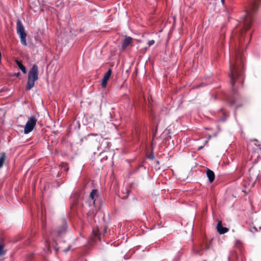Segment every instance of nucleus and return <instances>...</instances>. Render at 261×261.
<instances>
[{
	"mask_svg": "<svg viewBox=\"0 0 261 261\" xmlns=\"http://www.w3.org/2000/svg\"><path fill=\"white\" fill-rule=\"evenodd\" d=\"M260 0H252L246 11V14L242 20L240 27H237L236 34L239 40V49L236 51L235 57L230 60L229 77L232 86L235 84V79L243 73L245 59L240 49L244 45H248L251 38V33L247 35V31L250 29L257 11Z\"/></svg>",
	"mask_w": 261,
	"mask_h": 261,
	"instance_id": "f257e3e1",
	"label": "nucleus"
},
{
	"mask_svg": "<svg viewBox=\"0 0 261 261\" xmlns=\"http://www.w3.org/2000/svg\"><path fill=\"white\" fill-rule=\"evenodd\" d=\"M16 32L20 37L21 44L26 46L27 45L26 42L27 34L24 27L20 20H17L16 22Z\"/></svg>",
	"mask_w": 261,
	"mask_h": 261,
	"instance_id": "f03ea898",
	"label": "nucleus"
},
{
	"mask_svg": "<svg viewBox=\"0 0 261 261\" xmlns=\"http://www.w3.org/2000/svg\"><path fill=\"white\" fill-rule=\"evenodd\" d=\"M37 121V120L35 116H31L28 119L24 128V133L25 134H28L33 130L36 126Z\"/></svg>",
	"mask_w": 261,
	"mask_h": 261,
	"instance_id": "7ed1b4c3",
	"label": "nucleus"
},
{
	"mask_svg": "<svg viewBox=\"0 0 261 261\" xmlns=\"http://www.w3.org/2000/svg\"><path fill=\"white\" fill-rule=\"evenodd\" d=\"M248 173L250 180L255 183L257 180L259 174V171L255 168L251 167L249 169Z\"/></svg>",
	"mask_w": 261,
	"mask_h": 261,
	"instance_id": "20e7f679",
	"label": "nucleus"
},
{
	"mask_svg": "<svg viewBox=\"0 0 261 261\" xmlns=\"http://www.w3.org/2000/svg\"><path fill=\"white\" fill-rule=\"evenodd\" d=\"M38 67L36 64L33 65L32 67L29 70L28 73V78L37 81L38 79Z\"/></svg>",
	"mask_w": 261,
	"mask_h": 261,
	"instance_id": "39448f33",
	"label": "nucleus"
},
{
	"mask_svg": "<svg viewBox=\"0 0 261 261\" xmlns=\"http://www.w3.org/2000/svg\"><path fill=\"white\" fill-rule=\"evenodd\" d=\"M107 232V227L104 226L102 230H100L98 228L96 230H93V240L95 241L96 240H101V236L102 234L104 235Z\"/></svg>",
	"mask_w": 261,
	"mask_h": 261,
	"instance_id": "423d86ee",
	"label": "nucleus"
},
{
	"mask_svg": "<svg viewBox=\"0 0 261 261\" xmlns=\"http://www.w3.org/2000/svg\"><path fill=\"white\" fill-rule=\"evenodd\" d=\"M67 226L66 222L65 221H63L62 225L57 230H54L52 232L53 235L57 237L62 236L65 232Z\"/></svg>",
	"mask_w": 261,
	"mask_h": 261,
	"instance_id": "0eeeda50",
	"label": "nucleus"
},
{
	"mask_svg": "<svg viewBox=\"0 0 261 261\" xmlns=\"http://www.w3.org/2000/svg\"><path fill=\"white\" fill-rule=\"evenodd\" d=\"M97 196V190L96 189L92 190L90 193V199L88 202L90 206L95 205L96 201L95 198Z\"/></svg>",
	"mask_w": 261,
	"mask_h": 261,
	"instance_id": "6e6552de",
	"label": "nucleus"
},
{
	"mask_svg": "<svg viewBox=\"0 0 261 261\" xmlns=\"http://www.w3.org/2000/svg\"><path fill=\"white\" fill-rule=\"evenodd\" d=\"M217 229L218 232L220 234H224V233L227 232L229 230L228 228H227L226 227H223L221 221L219 222L218 223L217 225Z\"/></svg>",
	"mask_w": 261,
	"mask_h": 261,
	"instance_id": "1a4fd4ad",
	"label": "nucleus"
},
{
	"mask_svg": "<svg viewBox=\"0 0 261 261\" xmlns=\"http://www.w3.org/2000/svg\"><path fill=\"white\" fill-rule=\"evenodd\" d=\"M206 176L211 183L214 181L215 175L214 172L212 170L207 168L206 169Z\"/></svg>",
	"mask_w": 261,
	"mask_h": 261,
	"instance_id": "9d476101",
	"label": "nucleus"
},
{
	"mask_svg": "<svg viewBox=\"0 0 261 261\" xmlns=\"http://www.w3.org/2000/svg\"><path fill=\"white\" fill-rule=\"evenodd\" d=\"M132 43V38L130 37H126L123 42L122 47L123 49L126 48L129 45Z\"/></svg>",
	"mask_w": 261,
	"mask_h": 261,
	"instance_id": "9b49d317",
	"label": "nucleus"
},
{
	"mask_svg": "<svg viewBox=\"0 0 261 261\" xmlns=\"http://www.w3.org/2000/svg\"><path fill=\"white\" fill-rule=\"evenodd\" d=\"M35 81V80L31 79L30 77L28 78L26 89L27 90H30L34 86Z\"/></svg>",
	"mask_w": 261,
	"mask_h": 261,
	"instance_id": "f8f14e48",
	"label": "nucleus"
},
{
	"mask_svg": "<svg viewBox=\"0 0 261 261\" xmlns=\"http://www.w3.org/2000/svg\"><path fill=\"white\" fill-rule=\"evenodd\" d=\"M228 261H237L238 259V255L235 251H232L230 253L228 257Z\"/></svg>",
	"mask_w": 261,
	"mask_h": 261,
	"instance_id": "ddd939ff",
	"label": "nucleus"
},
{
	"mask_svg": "<svg viewBox=\"0 0 261 261\" xmlns=\"http://www.w3.org/2000/svg\"><path fill=\"white\" fill-rule=\"evenodd\" d=\"M16 64L19 67V69L22 71L23 73H26L27 70L25 66L22 64L20 61L16 60Z\"/></svg>",
	"mask_w": 261,
	"mask_h": 261,
	"instance_id": "4468645a",
	"label": "nucleus"
},
{
	"mask_svg": "<svg viewBox=\"0 0 261 261\" xmlns=\"http://www.w3.org/2000/svg\"><path fill=\"white\" fill-rule=\"evenodd\" d=\"M6 159V153L5 152H2L0 154V168L3 166Z\"/></svg>",
	"mask_w": 261,
	"mask_h": 261,
	"instance_id": "2eb2a0df",
	"label": "nucleus"
},
{
	"mask_svg": "<svg viewBox=\"0 0 261 261\" xmlns=\"http://www.w3.org/2000/svg\"><path fill=\"white\" fill-rule=\"evenodd\" d=\"M112 74V70L111 69H109L107 72L105 74L103 77V79L102 80H106V81H108V80L109 79L111 75Z\"/></svg>",
	"mask_w": 261,
	"mask_h": 261,
	"instance_id": "dca6fc26",
	"label": "nucleus"
},
{
	"mask_svg": "<svg viewBox=\"0 0 261 261\" xmlns=\"http://www.w3.org/2000/svg\"><path fill=\"white\" fill-rule=\"evenodd\" d=\"M251 141L252 142H253L255 146L259 147V149L261 150V142H260L258 140L255 139L251 140Z\"/></svg>",
	"mask_w": 261,
	"mask_h": 261,
	"instance_id": "f3484780",
	"label": "nucleus"
},
{
	"mask_svg": "<svg viewBox=\"0 0 261 261\" xmlns=\"http://www.w3.org/2000/svg\"><path fill=\"white\" fill-rule=\"evenodd\" d=\"M4 246L3 244H0V256L4 255L6 251L4 250Z\"/></svg>",
	"mask_w": 261,
	"mask_h": 261,
	"instance_id": "a211bd4d",
	"label": "nucleus"
},
{
	"mask_svg": "<svg viewBox=\"0 0 261 261\" xmlns=\"http://www.w3.org/2000/svg\"><path fill=\"white\" fill-rule=\"evenodd\" d=\"M107 84V81L106 80H102V83H101V86L103 88H105L106 87Z\"/></svg>",
	"mask_w": 261,
	"mask_h": 261,
	"instance_id": "6ab92c4d",
	"label": "nucleus"
},
{
	"mask_svg": "<svg viewBox=\"0 0 261 261\" xmlns=\"http://www.w3.org/2000/svg\"><path fill=\"white\" fill-rule=\"evenodd\" d=\"M62 168L64 170L66 171H67L68 170V168L65 164L63 165Z\"/></svg>",
	"mask_w": 261,
	"mask_h": 261,
	"instance_id": "aec40b11",
	"label": "nucleus"
},
{
	"mask_svg": "<svg viewBox=\"0 0 261 261\" xmlns=\"http://www.w3.org/2000/svg\"><path fill=\"white\" fill-rule=\"evenodd\" d=\"M154 43V41L153 40H149L148 42V46H150L153 45Z\"/></svg>",
	"mask_w": 261,
	"mask_h": 261,
	"instance_id": "412c9836",
	"label": "nucleus"
},
{
	"mask_svg": "<svg viewBox=\"0 0 261 261\" xmlns=\"http://www.w3.org/2000/svg\"><path fill=\"white\" fill-rule=\"evenodd\" d=\"M209 249V246L207 245H205L204 247H202L201 248V250H203V249Z\"/></svg>",
	"mask_w": 261,
	"mask_h": 261,
	"instance_id": "4be33fe9",
	"label": "nucleus"
},
{
	"mask_svg": "<svg viewBox=\"0 0 261 261\" xmlns=\"http://www.w3.org/2000/svg\"><path fill=\"white\" fill-rule=\"evenodd\" d=\"M221 1L223 4H224L225 0H221Z\"/></svg>",
	"mask_w": 261,
	"mask_h": 261,
	"instance_id": "5701e85b",
	"label": "nucleus"
},
{
	"mask_svg": "<svg viewBox=\"0 0 261 261\" xmlns=\"http://www.w3.org/2000/svg\"><path fill=\"white\" fill-rule=\"evenodd\" d=\"M195 253L196 254H199V251H196Z\"/></svg>",
	"mask_w": 261,
	"mask_h": 261,
	"instance_id": "b1692460",
	"label": "nucleus"
},
{
	"mask_svg": "<svg viewBox=\"0 0 261 261\" xmlns=\"http://www.w3.org/2000/svg\"><path fill=\"white\" fill-rule=\"evenodd\" d=\"M202 148V146H200V147H199V148H198V149H201Z\"/></svg>",
	"mask_w": 261,
	"mask_h": 261,
	"instance_id": "393cba45",
	"label": "nucleus"
},
{
	"mask_svg": "<svg viewBox=\"0 0 261 261\" xmlns=\"http://www.w3.org/2000/svg\"><path fill=\"white\" fill-rule=\"evenodd\" d=\"M69 250V248H68L67 249L65 250V252H67Z\"/></svg>",
	"mask_w": 261,
	"mask_h": 261,
	"instance_id": "a878e982",
	"label": "nucleus"
},
{
	"mask_svg": "<svg viewBox=\"0 0 261 261\" xmlns=\"http://www.w3.org/2000/svg\"><path fill=\"white\" fill-rule=\"evenodd\" d=\"M42 227H43V228H44V227H45V225H44V224H43V225H42Z\"/></svg>",
	"mask_w": 261,
	"mask_h": 261,
	"instance_id": "bb28decb",
	"label": "nucleus"
},
{
	"mask_svg": "<svg viewBox=\"0 0 261 261\" xmlns=\"http://www.w3.org/2000/svg\"><path fill=\"white\" fill-rule=\"evenodd\" d=\"M19 73H18L17 74H16V75L18 76L19 75Z\"/></svg>",
	"mask_w": 261,
	"mask_h": 261,
	"instance_id": "cd10ccee",
	"label": "nucleus"
}]
</instances>
